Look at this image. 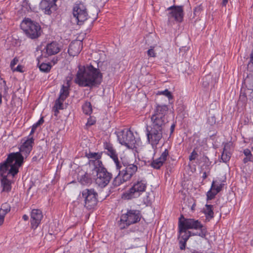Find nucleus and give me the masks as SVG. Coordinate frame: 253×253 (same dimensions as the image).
<instances>
[{
	"instance_id": "1",
	"label": "nucleus",
	"mask_w": 253,
	"mask_h": 253,
	"mask_svg": "<svg viewBox=\"0 0 253 253\" xmlns=\"http://www.w3.org/2000/svg\"><path fill=\"white\" fill-rule=\"evenodd\" d=\"M168 111L167 105L157 104L151 117L152 124L146 127L147 140L153 148L157 147L163 137V129L168 122Z\"/></svg>"
},
{
	"instance_id": "2",
	"label": "nucleus",
	"mask_w": 253,
	"mask_h": 253,
	"mask_svg": "<svg viewBox=\"0 0 253 253\" xmlns=\"http://www.w3.org/2000/svg\"><path fill=\"white\" fill-rule=\"evenodd\" d=\"M99 64L97 63V67L91 64L85 66L79 65L74 82L82 87H92L100 84L102 74L99 69Z\"/></svg>"
},
{
	"instance_id": "3",
	"label": "nucleus",
	"mask_w": 253,
	"mask_h": 253,
	"mask_svg": "<svg viewBox=\"0 0 253 253\" xmlns=\"http://www.w3.org/2000/svg\"><path fill=\"white\" fill-rule=\"evenodd\" d=\"M31 151V147H29L28 148L26 146L25 148L21 146L19 152L10 154L4 161L6 163L11 165L9 172L13 175L16 174L19 171V168L23 163L24 157L27 158Z\"/></svg>"
},
{
	"instance_id": "4",
	"label": "nucleus",
	"mask_w": 253,
	"mask_h": 253,
	"mask_svg": "<svg viewBox=\"0 0 253 253\" xmlns=\"http://www.w3.org/2000/svg\"><path fill=\"white\" fill-rule=\"evenodd\" d=\"M121 168L117 170H119L118 175L113 181V185L118 187L127 181H129L132 176L137 171L138 167L134 164L120 162Z\"/></svg>"
},
{
	"instance_id": "5",
	"label": "nucleus",
	"mask_w": 253,
	"mask_h": 253,
	"mask_svg": "<svg viewBox=\"0 0 253 253\" xmlns=\"http://www.w3.org/2000/svg\"><path fill=\"white\" fill-rule=\"evenodd\" d=\"M93 170L96 172L95 183L100 188L105 187L112 178V174L103 166L102 161H95Z\"/></svg>"
},
{
	"instance_id": "6",
	"label": "nucleus",
	"mask_w": 253,
	"mask_h": 253,
	"mask_svg": "<svg viewBox=\"0 0 253 253\" xmlns=\"http://www.w3.org/2000/svg\"><path fill=\"white\" fill-rule=\"evenodd\" d=\"M142 216L141 211L136 209H127L126 212L121 215L120 227L125 229L129 225L140 221Z\"/></svg>"
},
{
	"instance_id": "7",
	"label": "nucleus",
	"mask_w": 253,
	"mask_h": 253,
	"mask_svg": "<svg viewBox=\"0 0 253 253\" xmlns=\"http://www.w3.org/2000/svg\"><path fill=\"white\" fill-rule=\"evenodd\" d=\"M20 26L26 35L31 39H37L41 34L42 29L39 24L30 18H25Z\"/></svg>"
},
{
	"instance_id": "8",
	"label": "nucleus",
	"mask_w": 253,
	"mask_h": 253,
	"mask_svg": "<svg viewBox=\"0 0 253 253\" xmlns=\"http://www.w3.org/2000/svg\"><path fill=\"white\" fill-rule=\"evenodd\" d=\"M178 223L187 230L190 229H200V231L199 232H197L195 233L197 234V236L204 238L207 234L206 228L198 220H196L194 218H186L184 217L183 215L181 214L179 218Z\"/></svg>"
},
{
	"instance_id": "9",
	"label": "nucleus",
	"mask_w": 253,
	"mask_h": 253,
	"mask_svg": "<svg viewBox=\"0 0 253 253\" xmlns=\"http://www.w3.org/2000/svg\"><path fill=\"white\" fill-rule=\"evenodd\" d=\"M147 183L146 180L138 179L133 183L132 186L127 191L124 193L122 198L125 200H131L138 198L146 189Z\"/></svg>"
},
{
	"instance_id": "10",
	"label": "nucleus",
	"mask_w": 253,
	"mask_h": 253,
	"mask_svg": "<svg viewBox=\"0 0 253 253\" xmlns=\"http://www.w3.org/2000/svg\"><path fill=\"white\" fill-rule=\"evenodd\" d=\"M80 198L84 199V207L88 210L94 209L98 203V194L93 188L83 190Z\"/></svg>"
},
{
	"instance_id": "11",
	"label": "nucleus",
	"mask_w": 253,
	"mask_h": 253,
	"mask_svg": "<svg viewBox=\"0 0 253 253\" xmlns=\"http://www.w3.org/2000/svg\"><path fill=\"white\" fill-rule=\"evenodd\" d=\"M10 168L11 165L4 162L0 165V175L2 177L1 180V185L3 187L2 191L7 192L10 191L11 189V182L7 177L10 175L13 177L16 175H13L9 172Z\"/></svg>"
},
{
	"instance_id": "12",
	"label": "nucleus",
	"mask_w": 253,
	"mask_h": 253,
	"mask_svg": "<svg viewBox=\"0 0 253 253\" xmlns=\"http://www.w3.org/2000/svg\"><path fill=\"white\" fill-rule=\"evenodd\" d=\"M118 139L120 143L129 149L135 147L136 141L133 132L130 130H123L118 135Z\"/></svg>"
},
{
	"instance_id": "13",
	"label": "nucleus",
	"mask_w": 253,
	"mask_h": 253,
	"mask_svg": "<svg viewBox=\"0 0 253 253\" xmlns=\"http://www.w3.org/2000/svg\"><path fill=\"white\" fill-rule=\"evenodd\" d=\"M73 15L79 25H82L88 18L87 9L82 3H77L74 5Z\"/></svg>"
},
{
	"instance_id": "14",
	"label": "nucleus",
	"mask_w": 253,
	"mask_h": 253,
	"mask_svg": "<svg viewBox=\"0 0 253 253\" xmlns=\"http://www.w3.org/2000/svg\"><path fill=\"white\" fill-rule=\"evenodd\" d=\"M178 237L179 248L181 250H184L185 249L186 242L189 238L192 236H197V234L189 231L182 225L178 223Z\"/></svg>"
},
{
	"instance_id": "15",
	"label": "nucleus",
	"mask_w": 253,
	"mask_h": 253,
	"mask_svg": "<svg viewBox=\"0 0 253 253\" xmlns=\"http://www.w3.org/2000/svg\"><path fill=\"white\" fill-rule=\"evenodd\" d=\"M167 10L169 11L168 14L169 22L173 19L178 22H181L183 21L184 16L183 6L172 5L168 7Z\"/></svg>"
},
{
	"instance_id": "16",
	"label": "nucleus",
	"mask_w": 253,
	"mask_h": 253,
	"mask_svg": "<svg viewBox=\"0 0 253 253\" xmlns=\"http://www.w3.org/2000/svg\"><path fill=\"white\" fill-rule=\"evenodd\" d=\"M61 50V46L56 42H52L47 44L42 50L44 57H47L49 56L57 54Z\"/></svg>"
},
{
	"instance_id": "17",
	"label": "nucleus",
	"mask_w": 253,
	"mask_h": 253,
	"mask_svg": "<svg viewBox=\"0 0 253 253\" xmlns=\"http://www.w3.org/2000/svg\"><path fill=\"white\" fill-rule=\"evenodd\" d=\"M43 218L42 211L39 209H33L31 212V227L35 230L41 223Z\"/></svg>"
},
{
	"instance_id": "18",
	"label": "nucleus",
	"mask_w": 253,
	"mask_h": 253,
	"mask_svg": "<svg viewBox=\"0 0 253 253\" xmlns=\"http://www.w3.org/2000/svg\"><path fill=\"white\" fill-rule=\"evenodd\" d=\"M104 148L106 150V154L109 156L114 161L116 165V169H119L121 168L120 165V161L118 158V154L116 150L113 147V145L109 142L104 143Z\"/></svg>"
},
{
	"instance_id": "19",
	"label": "nucleus",
	"mask_w": 253,
	"mask_h": 253,
	"mask_svg": "<svg viewBox=\"0 0 253 253\" xmlns=\"http://www.w3.org/2000/svg\"><path fill=\"white\" fill-rule=\"evenodd\" d=\"M169 155V150L166 149L159 158L153 160L151 163V166L155 169H160L167 160Z\"/></svg>"
},
{
	"instance_id": "20",
	"label": "nucleus",
	"mask_w": 253,
	"mask_h": 253,
	"mask_svg": "<svg viewBox=\"0 0 253 253\" xmlns=\"http://www.w3.org/2000/svg\"><path fill=\"white\" fill-rule=\"evenodd\" d=\"M83 43L81 42H72L68 48V52L70 56H75L78 55L82 49Z\"/></svg>"
},
{
	"instance_id": "21",
	"label": "nucleus",
	"mask_w": 253,
	"mask_h": 253,
	"mask_svg": "<svg viewBox=\"0 0 253 253\" xmlns=\"http://www.w3.org/2000/svg\"><path fill=\"white\" fill-rule=\"evenodd\" d=\"M56 4H52L51 3L45 1H42L40 3V8L44 11L46 14L50 15L53 11L55 10Z\"/></svg>"
},
{
	"instance_id": "22",
	"label": "nucleus",
	"mask_w": 253,
	"mask_h": 253,
	"mask_svg": "<svg viewBox=\"0 0 253 253\" xmlns=\"http://www.w3.org/2000/svg\"><path fill=\"white\" fill-rule=\"evenodd\" d=\"M230 144L227 143H226L224 145L222 153L221 156V159L224 163H227L230 159L231 154L230 152Z\"/></svg>"
},
{
	"instance_id": "23",
	"label": "nucleus",
	"mask_w": 253,
	"mask_h": 253,
	"mask_svg": "<svg viewBox=\"0 0 253 253\" xmlns=\"http://www.w3.org/2000/svg\"><path fill=\"white\" fill-rule=\"evenodd\" d=\"M102 153H96V152H89L86 154V156L89 159H94V160H91L89 161V165L93 166L94 167V163H91L95 161H101L100 159L101 158Z\"/></svg>"
},
{
	"instance_id": "24",
	"label": "nucleus",
	"mask_w": 253,
	"mask_h": 253,
	"mask_svg": "<svg viewBox=\"0 0 253 253\" xmlns=\"http://www.w3.org/2000/svg\"><path fill=\"white\" fill-rule=\"evenodd\" d=\"M79 182L84 185L90 184L92 182V179L89 174L85 172L84 175L78 178Z\"/></svg>"
},
{
	"instance_id": "25",
	"label": "nucleus",
	"mask_w": 253,
	"mask_h": 253,
	"mask_svg": "<svg viewBox=\"0 0 253 253\" xmlns=\"http://www.w3.org/2000/svg\"><path fill=\"white\" fill-rule=\"evenodd\" d=\"M247 93L248 92H245V90H243V88L241 89L240 95L238 101V105H241L242 107H245L246 106L248 100L247 97Z\"/></svg>"
},
{
	"instance_id": "26",
	"label": "nucleus",
	"mask_w": 253,
	"mask_h": 253,
	"mask_svg": "<svg viewBox=\"0 0 253 253\" xmlns=\"http://www.w3.org/2000/svg\"><path fill=\"white\" fill-rule=\"evenodd\" d=\"M244 84L247 88V91L253 89V75L249 74L244 80Z\"/></svg>"
},
{
	"instance_id": "27",
	"label": "nucleus",
	"mask_w": 253,
	"mask_h": 253,
	"mask_svg": "<svg viewBox=\"0 0 253 253\" xmlns=\"http://www.w3.org/2000/svg\"><path fill=\"white\" fill-rule=\"evenodd\" d=\"M69 95V87L62 85L60 91V94L59 98L62 100H65Z\"/></svg>"
},
{
	"instance_id": "28",
	"label": "nucleus",
	"mask_w": 253,
	"mask_h": 253,
	"mask_svg": "<svg viewBox=\"0 0 253 253\" xmlns=\"http://www.w3.org/2000/svg\"><path fill=\"white\" fill-rule=\"evenodd\" d=\"M204 212L207 218H212L214 216V212L213 211V206L211 205L207 204L206 205V209L205 210Z\"/></svg>"
},
{
	"instance_id": "29",
	"label": "nucleus",
	"mask_w": 253,
	"mask_h": 253,
	"mask_svg": "<svg viewBox=\"0 0 253 253\" xmlns=\"http://www.w3.org/2000/svg\"><path fill=\"white\" fill-rule=\"evenodd\" d=\"M83 112L87 115H90L92 112V105L90 102L86 101L82 106Z\"/></svg>"
},
{
	"instance_id": "30",
	"label": "nucleus",
	"mask_w": 253,
	"mask_h": 253,
	"mask_svg": "<svg viewBox=\"0 0 253 253\" xmlns=\"http://www.w3.org/2000/svg\"><path fill=\"white\" fill-rule=\"evenodd\" d=\"M33 153L35 156L32 158L33 162H37L43 157L42 150L41 148H38V150L35 151Z\"/></svg>"
},
{
	"instance_id": "31",
	"label": "nucleus",
	"mask_w": 253,
	"mask_h": 253,
	"mask_svg": "<svg viewBox=\"0 0 253 253\" xmlns=\"http://www.w3.org/2000/svg\"><path fill=\"white\" fill-rule=\"evenodd\" d=\"M51 66L49 63H42L39 66L40 70L43 72L48 73L50 71Z\"/></svg>"
},
{
	"instance_id": "32",
	"label": "nucleus",
	"mask_w": 253,
	"mask_h": 253,
	"mask_svg": "<svg viewBox=\"0 0 253 253\" xmlns=\"http://www.w3.org/2000/svg\"><path fill=\"white\" fill-rule=\"evenodd\" d=\"M34 139L33 138V136H29L28 137V139L24 142L23 144L21 145L25 148H26V146L28 147H31V150H32L33 148V144H34Z\"/></svg>"
},
{
	"instance_id": "33",
	"label": "nucleus",
	"mask_w": 253,
	"mask_h": 253,
	"mask_svg": "<svg viewBox=\"0 0 253 253\" xmlns=\"http://www.w3.org/2000/svg\"><path fill=\"white\" fill-rule=\"evenodd\" d=\"M223 185L224 184L221 183L219 184L218 185H215V182L213 181L211 184V189H212V190H214L216 194H217L222 190Z\"/></svg>"
},
{
	"instance_id": "34",
	"label": "nucleus",
	"mask_w": 253,
	"mask_h": 253,
	"mask_svg": "<svg viewBox=\"0 0 253 253\" xmlns=\"http://www.w3.org/2000/svg\"><path fill=\"white\" fill-rule=\"evenodd\" d=\"M10 206L8 203H4L1 206V208L0 209V212L6 214L10 211Z\"/></svg>"
},
{
	"instance_id": "35",
	"label": "nucleus",
	"mask_w": 253,
	"mask_h": 253,
	"mask_svg": "<svg viewBox=\"0 0 253 253\" xmlns=\"http://www.w3.org/2000/svg\"><path fill=\"white\" fill-rule=\"evenodd\" d=\"M158 94L163 95L167 96L169 100L172 99L173 98L171 93L167 89L164 91H159Z\"/></svg>"
},
{
	"instance_id": "36",
	"label": "nucleus",
	"mask_w": 253,
	"mask_h": 253,
	"mask_svg": "<svg viewBox=\"0 0 253 253\" xmlns=\"http://www.w3.org/2000/svg\"><path fill=\"white\" fill-rule=\"evenodd\" d=\"M64 101V100H62L61 99H60V98H58L55 101L54 108L59 109H63Z\"/></svg>"
},
{
	"instance_id": "37",
	"label": "nucleus",
	"mask_w": 253,
	"mask_h": 253,
	"mask_svg": "<svg viewBox=\"0 0 253 253\" xmlns=\"http://www.w3.org/2000/svg\"><path fill=\"white\" fill-rule=\"evenodd\" d=\"M216 194H217L215 192V191L212 190V189H211V188L210 190L207 192V199L211 200L213 199Z\"/></svg>"
},
{
	"instance_id": "38",
	"label": "nucleus",
	"mask_w": 253,
	"mask_h": 253,
	"mask_svg": "<svg viewBox=\"0 0 253 253\" xmlns=\"http://www.w3.org/2000/svg\"><path fill=\"white\" fill-rule=\"evenodd\" d=\"M198 156V153L196 151L195 149H194L191 153L190 155L189 156V159L190 161L195 160L197 158Z\"/></svg>"
},
{
	"instance_id": "39",
	"label": "nucleus",
	"mask_w": 253,
	"mask_h": 253,
	"mask_svg": "<svg viewBox=\"0 0 253 253\" xmlns=\"http://www.w3.org/2000/svg\"><path fill=\"white\" fill-rule=\"evenodd\" d=\"M95 122H96V121L94 119L90 117L87 120V122L86 123V126H90L94 125L95 123Z\"/></svg>"
},
{
	"instance_id": "40",
	"label": "nucleus",
	"mask_w": 253,
	"mask_h": 253,
	"mask_svg": "<svg viewBox=\"0 0 253 253\" xmlns=\"http://www.w3.org/2000/svg\"><path fill=\"white\" fill-rule=\"evenodd\" d=\"M202 10V6L199 5L198 6L195 8L194 10V14L196 16L199 15L201 11Z\"/></svg>"
},
{
	"instance_id": "41",
	"label": "nucleus",
	"mask_w": 253,
	"mask_h": 253,
	"mask_svg": "<svg viewBox=\"0 0 253 253\" xmlns=\"http://www.w3.org/2000/svg\"><path fill=\"white\" fill-rule=\"evenodd\" d=\"M18 61H19V60L17 58V57H16L14 58V59L11 61L10 64V66L11 69H13V68H14V67L15 66V65L16 64H17Z\"/></svg>"
},
{
	"instance_id": "42",
	"label": "nucleus",
	"mask_w": 253,
	"mask_h": 253,
	"mask_svg": "<svg viewBox=\"0 0 253 253\" xmlns=\"http://www.w3.org/2000/svg\"><path fill=\"white\" fill-rule=\"evenodd\" d=\"M147 54L149 57H154L156 56V53H155L153 47H152L147 51Z\"/></svg>"
},
{
	"instance_id": "43",
	"label": "nucleus",
	"mask_w": 253,
	"mask_h": 253,
	"mask_svg": "<svg viewBox=\"0 0 253 253\" xmlns=\"http://www.w3.org/2000/svg\"><path fill=\"white\" fill-rule=\"evenodd\" d=\"M249 161L253 162V156L252 155H250V156H246V157L243 160L244 163H247Z\"/></svg>"
},
{
	"instance_id": "44",
	"label": "nucleus",
	"mask_w": 253,
	"mask_h": 253,
	"mask_svg": "<svg viewBox=\"0 0 253 253\" xmlns=\"http://www.w3.org/2000/svg\"><path fill=\"white\" fill-rule=\"evenodd\" d=\"M12 70L13 71H17L20 73H23L24 72L23 70V66L20 65H18L16 68H13Z\"/></svg>"
},
{
	"instance_id": "45",
	"label": "nucleus",
	"mask_w": 253,
	"mask_h": 253,
	"mask_svg": "<svg viewBox=\"0 0 253 253\" xmlns=\"http://www.w3.org/2000/svg\"><path fill=\"white\" fill-rule=\"evenodd\" d=\"M38 127V126L37 124H36V123L32 126L29 136H32V135L35 132V130H36Z\"/></svg>"
},
{
	"instance_id": "46",
	"label": "nucleus",
	"mask_w": 253,
	"mask_h": 253,
	"mask_svg": "<svg viewBox=\"0 0 253 253\" xmlns=\"http://www.w3.org/2000/svg\"><path fill=\"white\" fill-rule=\"evenodd\" d=\"M247 70L250 72H253V62L250 61L247 66Z\"/></svg>"
},
{
	"instance_id": "47",
	"label": "nucleus",
	"mask_w": 253,
	"mask_h": 253,
	"mask_svg": "<svg viewBox=\"0 0 253 253\" xmlns=\"http://www.w3.org/2000/svg\"><path fill=\"white\" fill-rule=\"evenodd\" d=\"M202 85L204 87H207L209 86V83L207 81V78H205L203 79Z\"/></svg>"
},
{
	"instance_id": "48",
	"label": "nucleus",
	"mask_w": 253,
	"mask_h": 253,
	"mask_svg": "<svg viewBox=\"0 0 253 253\" xmlns=\"http://www.w3.org/2000/svg\"><path fill=\"white\" fill-rule=\"evenodd\" d=\"M5 215L4 213L0 212V225L3 224Z\"/></svg>"
},
{
	"instance_id": "49",
	"label": "nucleus",
	"mask_w": 253,
	"mask_h": 253,
	"mask_svg": "<svg viewBox=\"0 0 253 253\" xmlns=\"http://www.w3.org/2000/svg\"><path fill=\"white\" fill-rule=\"evenodd\" d=\"M143 202L147 205H148L151 203V200L150 199L148 195H147L146 198L144 199Z\"/></svg>"
},
{
	"instance_id": "50",
	"label": "nucleus",
	"mask_w": 253,
	"mask_h": 253,
	"mask_svg": "<svg viewBox=\"0 0 253 253\" xmlns=\"http://www.w3.org/2000/svg\"><path fill=\"white\" fill-rule=\"evenodd\" d=\"M244 154L246 156H250V155H252L251 151L248 149H246L244 150Z\"/></svg>"
},
{
	"instance_id": "51",
	"label": "nucleus",
	"mask_w": 253,
	"mask_h": 253,
	"mask_svg": "<svg viewBox=\"0 0 253 253\" xmlns=\"http://www.w3.org/2000/svg\"><path fill=\"white\" fill-rule=\"evenodd\" d=\"M43 122H44L43 118L42 117L36 124H37L38 126H41V125H42L43 123Z\"/></svg>"
},
{
	"instance_id": "52",
	"label": "nucleus",
	"mask_w": 253,
	"mask_h": 253,
	"mask_svg": "<svg viewBox=\"0 0 253 253\" xmlns=\"http://www.w3.org/2000/svg\"><path fill=\"white\" fill-rule=\"evenodd\" d=\"M175 125L174 124H173L171 126L170 128V135H171L172 134V133L173 132L174 128H175Z\"/></svg>"
},
{
	"instance_id": "53",
	"label": "nucleus",
	"mask_w": 253,
	"mask_h": 253,
	"mask_svg": "<svg viewBox=\"0 0 253 253\" xmlns=\"http://www.w3.org/2000/svg\"><path fill=\"white\" fill-rule=\"evenodd\" d=\"M42 1H45L47 2L51 3L52 4H56L55 2L57 0H42Z\"/></svg>"
},
{
	"instance_id": "54",
	"label": "nucleus",
	"mask_w": 253,
	"mask_h": 253,
	"mask_svg": "<svg viewBox=\"0 0 253 253\" xmlns=\"http://www.w3.org/2000/svg\"><path fill=\"white\" fill-rule=\"evenodd\" d=\"M250 90H252L249 94L250 99L253 102V89H250Z\"/></svg>"
},
{
	"instance_id": "55",
	"label": "nucleus",
	"mask_w": 253,
	"mask_h": 253,
	"mask_svg": "<svg viewBox=\"0 0 253 253\" xmlns=\"http://www.w3.org/2000/svg\"><path fill=\"white\" fill-rule=\"evenodd\" d=\"M22 218L25 221H27L29 219V216L27 215H26V214H24V215H23Z\"/></svg>"
},
{
	"instance_id": "56",
	"label": "nucleus",
	"mask_w": 253,
	"mask_h": 253,
	"mask_svg": "<svg viewBox=\"0 0 253 253\" xmlns=\"http://www.w3.org/2000/svg\"><path fill=\"white\" fill-rule=\"evenodd\" d=\"M53 109H54V115H55V116H57V114H58V113H59L58 110H59V109H57V108H54V107H53Z\"/></svg>"
},
{
	"instance_id": "57",
	"label": "nucleus",
	"mask_w": 253,
	"mask_h": 253,
	"mask_svg": "<svg viewBox=\"0 0 253 253\" xmlns=\"http://www.w3.org/2000/svg\"><path fill=\"white\" fill-rule=\"evenodd\" d=\"M228 0H223L222 4L223 6H226V4L228 2Z\"/></svg>"
},
{
	"instance_id": "58",
	"label": "nucleus",
	"mask_w": 253,
	"mask_h": 253,
	"mask_svg": "<svg viewBox=\"0 0 253 253\" xmlns=\"http://www.w3.org/2000/svg\"><path fill=\"white\" fill-rule=\"evenodd\" d=\"M202 177L204 179H206L207 177V175L206 172H203Z\"/></svg>"
},
{
	"instance_id": "59",
	"label": "nucleus",
	"mask_w": 253,
	"mask_h": 253,
	"mask_svg": "<svg viewBox=\"0 0 253 253\" xmlns=\"http://www.w3.org/2000/svg\"><path fill=\"white\" fill-rule=\"evenodd\" d=\"M3 17L4 16L2 14L0 13V23H1Z\"/></svg>"
},
{
	"instance_id": "60",
	"label": "nucleus",
	"mask_w": 253,
	"mask_h": 253,
	"mask_svg": "<svg viewBox=\"0 0 253 253\" xmlns=\"http://www.w3.org/2000/svg\"><path fill=\"white\" fill-rule=\"evenodd\" d=\"M250 61L253 62V52L252 53V54L251 55V60H250Z\"/></svg>"
},
{
	"instance_id": "61",
	"label": "nucleus",
	"mask_w": 253,
	"mask_h": 253,
	"mask_svg": "<svg viewBox=\"0 0 253 253\" xmlns=\"http://www.w3.org/2000/svg\"><path fill=\"white\" fill-rule=\"evenodd\" d=\"M1 102H2V95L0 93V104H1Z\"/></svg>"
},
{
	"instance_id": "62",
	"label": "nucleus",
	"mask_w": 253,
	"mask_h": 253,
	"mask_svg": "<svg viewBox=\"0 0 253 253\" xmlns=\"http://www.w3.org/2000/svg\"><path fill=\"white\" fill-rule=\"evenodd\" d=\"M57 59H56L55 60H54V59H53L52 60V62H53V64H55L56 62H57Z\"/></svg>"
},
{
	"instance_id": "63",
	"label": "nucleus",
	"mask_w": 253,
	"mask_h": 253,
	"mask_svg": "<svg viewBox=\"0 0 253 253\" xmlns=\"http://www.w3.org/2000/svg\"><path fill=\"white\" fill-rule=\"evenodd\" d=\"M3 83H4V84H6V82L5 81H3Z\"/></svg>"
}]
</instances>
